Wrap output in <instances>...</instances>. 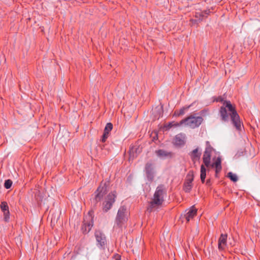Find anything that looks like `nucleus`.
Segmentation results:
<instances>
[{
    "instance_id": "obj_25",
    "label": "nucleus",
    "mask_w": 260,
    "mask_h": 260,
    "mask_svg": "<svg viewBox=\"0 0 260 260\" xmlns=\"http://www.w3.org/2000/svg\"><path fill=\"white\" fill-rule=\"evenodd\" d=\"M158 113L155 115V118L158 119L162 115V106H161L157 110Z\"/></svg>"
},
{
    "instance_id": "obj_14",
    "label": "nucleus",
    "mask_w": 260,
    "mask_h": 260,
    "mask_svg": "<svg viewBox=\"0 0 260 260\" xmlns=\"http://www.w3.org/2000/svg\"><path fill=\"white\" fill-rule=\"evenodd\" d=\"M197 210L192 206L188 210V211L185 215V218L187 221L192 219L197 214Z\"/></svg>"
},
{
    "instance_id": "obj_22",
    "label": "nucleus",
    "mask_w": 260,
    "mask_h": 260,
    "mask_svg": "<svg viewBox=\"0 0 260 260\" xmlns=\"http://www.w3.org/2000/svg\"><path fill=\"white\" fill-rule=\"evenodd\" d=\"M113 128V125L111 123H108L106 125V126L104 128V132L106 134H109L110 132L112 129Z\"/></svg>"
},
{
    "instance_id": "obj_17",
    "label": "nucleus",
    "mask_w": 260,
    "mask_h": 260,
    "mask_svg": "<svg viewBox=\"0 0 260 260\" xmlns=\"http://www.w3.org/2000/svg\"><path fill=\"white\" fill-rule=\"evenodd\" d=\"M203 160L205 166L208 168L210 167L211 162V155L208 154L207 152H204Z\"/></svg>"
},
{
    "instance_id": "obj_27",
    "label": "nucleus",
    "mask_w": 260,
    "mask_h": 260,
    "mask_svg": "<svg viewBox=\"0 0 260 260\" xmlns=\"http://www.w3.org/2000/svg\"><path fill=\"white\" fill-rule=\"evenodd\" d=\"M198 14H199V15H200V16H201V17H202V18H200L199 19H200V20H203V17L205 16V14H207V13L202 12V13H201V14H199V13H197L196 14V17H198Z\"/></svg>"
},
{
    "instance_id": "obj_18",
    "label": "nucleus",
    "mask_w": 260,
    "mask_h": 260,
    "mask_svg": "<svg viewBox=\"0 0 260 260\" xmlns=\"http://www.w3.org/2000/svg\"><path fill=\"white\" fill-rule=\"evenodd\" d=\"M201 152H199V148H197L196 149L192 150V151L190 153V155L193 161H196L199 159L201 156Z\"/></svg>"
},
{
    "instance_id": "obj_30",
    "label": "nucleus",
    "mask_w": 260,
    "mask_h": 260,
    "mask_svg": "<svg viewBox=\"0 0 260 260\" xmlns=\"http://www.w3.org/2000/svg\"><path fill=\"white\" fill-rule=\"evenodd\" d=\"M222 99L220 97L218 98L217 99V102H222Z\"/></svg>"
},
{
    "instance_id": "obj_11",
    "label": "nucleus",
    "mask_w": 260,
    "mask_h": 260,
    "mask_svg": "<svg viewBox=\"0 0 260 260\" xmlns=\"http://www.w3.org/2000/svg\"><path fill=\"white\" fill-rule=\"evenodd\" d=\"M0 207L4 214V219L5 221L8 222L10 219V212L7 202H2L0 205Z\"/></svg>"
},
{
    "instance_id": "obj_6",
    "label": "nucleus",
    "mask_w": 260,
    "mask_h": 260,
    "mask_svg": "<svg viewBox=\"0 0 260 260\" xmlns=\"http://www.w3.org/2000/svg\"><path fill=\"white\" fill-rule=\"evenodd\" d=\"M94 236L97 242V246L102 249H105L107 245V240L105 234L100 230L95 232Z\"/></svg>"
},
{
    "instance_id": "obj_24",
    "label": "nucleus",
    "mask_w": 260,
    "mask_h": 260,
    "mask_svg": "<svg viewBox=\"0 0 260 260\" xmlns=\"http://www.w3.org/2000/svg\"><path fill=\"white\" fill-rule=\"evenodd\" d=\"M12 185V181L10 179L6 180L4 183V186L7 189L10 188L11 187Z\"/></svg>"
},
{
    "instance_id": "obj_3",
    "label": "nucleus",
    "mask_w": 260,
    "mask_h": 260,
    "mask_svg": "<svg viewBox=\"0 0 260 260\" xmlns=\"http://www.w3.org/2000/svg\"><path fill=\"white\" fill-rule=\"evenodd\" d=\"M203 121V118L201 116H194L190 115L182 120L181 124H184L191 128H195L199 127Z\"/></svg>"
},
{
    "instance_id": "obj_31",
    "label": "nucleus",
    "mask_w": 260,
    "mask_h": 260,
    "mask_svg": "<svg viewBox=\"0 0 260 260\" xmlns=\"http://www.w3.org/2000/svg\"><path fill=\"white\" fill-rule=\"evenodd\" d=\"M102 149H107V148H106V145H104V146H103Z\"/></svg>"
},
{
    "instance_id": "obj_19",
    "label": "nucleus",
    "mask_w": 260,
    "mask_h": 260,
    "mask_svg": "<svg viewBox=\"0 0 260 260\" xmlns=\"http://www.w3.org/2000/svg\"><path fill=\"white\" fill-rule=\"evenodd\" d=\"M206 176V169L204 165H202L201 166V180L202 183L205 182V179Z\"/></svg>"
},
{
    "instance_id": "obj_29",
    "label": "nucleus",
    "mask_w": 260,
    "mask_h": 260,
    "mask_svg": "<svg viewBox=\"0 0 260 260\" xmlns=\"http://www.w3.org/2000/svg\"><path fill=\"white\" fill-rule=\"evenodd\" d=\"M173 122H170V123H169L168 124V127L169 128H170V127H173Z\"/></svg>"
},
{
    "instance_id": "obj_4",
    "label": "nucleus",
    "mask_w": 260,
    "mask_h": 260,
    "mask_svg": "<svg viewBox=\"0 0 260 260\" xmlns=\"http://www.w3.org/2000/svg\"><path fill=\"white\" fill-rule=\"evenodd\" d=\"M127 220L126 209L124 206H121L119 209L115 219V228H121Z\"/></svg>"
},
{
    "instance_id": "obj_10",
    "label": "nucleus",
    "mask_w": 260,
    "mask_h": 260,
    "mask_svg": "<svg viewBox=\"0 0 260 260\" xmlns=\"http://www.w3.org/2000/svg\"><path fill=\"white\" fill-rule=\"evenodd\" d=\"M145 171L147 179L152 181L154 177V171L152 164L148 162L146 164Z\"/></svg>"
},
{
    "instance_id": "obj_28",
    "label": "nucleus",
    "mask_w": 260,
    "mask_h": 260,
    "mask_svg": "<svg viewBox=\"0 0 260 260\" xmlns=\"http://www.w3.org/2000/svg\"><path fill=\"white\" fill-rule=\"evenodd\" d=\"M173 122V126H179L183 125V124H181V121L179 123L178 122Z\"/></svg>"
},
{
    "instance_id": "obj_1",
    "label": "nucleus",
    "mask_w": 260,
    "mask_h": 260,
    "mask_svg": "<svg viewBox=\"0 0 260 260\" xmlns=\"http://www.w3.org/2000/svg\"><path fill=\"white\" fill-rule=\"evenodd\" d=\"M219 114L222 121L228 122L230 117L236 128L240 129L241 122L240 117L230 101H225L223 102V106L220 109Z\"/></svg>"
},
{
    "instance_id": "obj_20",
    "label": "nucleus",
    "mask_w": 260,
    "mask_h": 260,
    "mask_svg": "<svg viewBox=\"0 0 260 260\" xmlns=\"http://www.w3.org/2000/svg\"><path fill=\"white\" fill-rule=\"evenodd\" d=\"M190 107H191V105H189L187 107H183L179 110V112H177L176 111H175V115L176 116H180V115H182L184 114L185 111H187Z\"/></svg>"
},
{
    "instance_id": "obj_32",
    "label": "nucleus",
    "mask_w": 260,
    "mask_h": 260,
    "mask_svg": "<svg viewBox=\"0 0 260 260\" xmlns=\"http://www.w3.org/2000/svg\"><path fill=\"white\" fill-rule=\"evenodd\" d=\"M116 260H118V259H116Z\"/></svg>"
},
{
    "instance_id": "obj_5",
    "label": "nucleus",
    "mask_w": 260,
    "mask_h": 260,
    "mask_svg": "<svg viewBox=\"0 0 260 260\" xmlns=\"http://www.w3.org/2000/svg\"><path fill=\"white\" fill-rule=\"evenodd\" d=\"M116 194L115 191L109 193L105 198L103 203L102 209L104 212H108L112 207L115 201Z\"/></svg>"
},
{
    "instance_id": "obj_8",
    "label": "nucleus",
    "mask_w": 260,
    "mask_h": 260,
    "mask_svg": "<svg viewBox=\"0 0 260 260\" xmlns=\"http://www.w3.org/2000/svg\"><path fill=\"white\" fill-rule=\"evenodd\" d=\"M108 191L106 183H101L95 192V200L96 202L100 201Z\"/></svg>"
},
{
    "instance_id": "obj_9",
    "label": "nucleus",
    "mask_w": 260,
    "mask_h": 260,
    "mask_svg": "<svg viewBox=\"0 0 260 260\" xmlns=\"http://www.w3.org/2000/svg\"><path fill=\"white\" fill-rule=\"evenodd\" d=\"M193 180V175L192 172H189L186 176V178L184 184L183 189L186 192H189L192 188V182Z\"/></svg>"
},
{
    "instance_id": "obj_26",
    "label": "nucleus",
    "mask_w": 260,
    "mask_h": 260,
    "mask_svg": "<svg viewBox=\"0 0 260 260\" xmlns=\"http://www.w3.org/2000/svg\"><path fill=\"white\" fill-rule=\"evenodd\" d=\"M108 136H109V134L104 133L103 137H102V141L103 142H105L106 141V140L108 138Z\"/></svg>"
},
{
    "instance_id": "obj_15",
    "label": "nucleus",
    "mask_w": 260,
    "mask_h": 260,
    "mask_svg": "<svg viewBox=\"0 0 260 260\" xmlns=\"http://www.w3.org/2000/svg\"><path fill=\"white\" fill-rule=\"evenodd\" d=\"M221 160L219 157H218L216 159L215 162L212 164H210V167L212 168L215 167L216 169V173L217 174L219 172H220L221 170Z\"/></svg>"
},
{
    "instance_id": "obj_13",
    "label": "nucleus",
    "mask_w": 260,
    "mask_h": 260,
    "mask_svg": "<svg viewBox=\"0 0 260 260\" xmlns=\"http://www.w3.org/2000/svg\"><path fill=\"white\" fill-rule=\"evenodd\" d=\"M227 235L221 234L218 240V248L220 250H223L226 245Z\"/></svg>"
},
{
    "instance_id": "obj_23",
    "label": "nucleus",
    "mask_w": 260,
    "mask_h": 260,
    "mask_svg": "<svg viewBox=\"0 0 260 260\" xmlns=\"http://www.w3.org/2000/svg\"><path fill=\"white\" fill-rule=\"evenodd\" d=\"M213 151V148L210 145V143L208 141L206 142V147L205 148V150L204 152H207L208 154L211 155L212 152Z\"/></svg>"
},
{
    "instance_id": "obj_21",
    "label": "nucleus",
    "mask_w": 260,
    "mask_h": 260,
    "mask_svg": "<svg viewBox=\"0 0 260 260\" xmlns=\"http://www.w3.org/2000/svg\"><path fill=\"white\" fill-rule=\"evenodd\" d=\"M228 177L233 182H235L238 181V177L235 174H233L232 172H229L228 173Z\"/></svg>"
},
{
    "instance_id": "obj_12",
    "label": "nucleus",
    "mask_w": 260,
    "mask_h": 260,
    "mask_svg": "<svg viewBox=\"0 0 260 260\" xmlns=\"http://www.w3.org/2000/svg\"><path fill=\"white\" fill-rule=\"evenodd\" d=\"M185 135L184 134H179L177 135L174 140V144L176 146H182L185 144Z\"/></svg>"
},
{
    "instance_id": "obj_7",
    "label": "nucleus",
    "mask_w": 260,
    "mask_h": 260,
    "mask_svg": "<svg viewBox=\"0 0 260 260\" xmlns=\"http://www.w3.org/2000/svg\"><path fill=\"white\" fill-rule=\"evenodd\" d=\"M93 225V217L90 214V212L88 213V215L84 218L83 224L82 226V231L83 233L87 234L91 230Z\"/></svg>"
},
{
    "instance_id": "obj_16",
    "label": "nucleus",
    "mask_w": 260,
    "mask_h": 260,
    "mask_svg": "<svg viewBox=\"0 0 260 260\" xmlns=\"http://www.w3.org/2000/svg\"><path fill=\"white\" fill-rule=\"evenodd\" d=\"M156 155L160 158H165L167 157H171L172 154L170 152L159 149L155 151Z\"/></svg>"
},
{
    "instance_id": "obj_2",
    "label": "nucleus",
    "mask_w": 260,
    "mask_h": 260,
    "mask_svg": "<svg viewBox=\"0 0 260 260\" xmlns=\"http://www.w3.org/2000/svg\"><path fill=\"white\" fill-rule=\"evenodd\" d=\"M166 194V189L163 185H158L154 193L153 198L150 202V205L147 210L151 212L154 208L161 205Z\"/></svg>"
}]
</instances>
